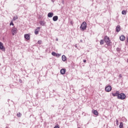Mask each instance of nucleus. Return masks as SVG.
Listing matches in <instances>:
<instances>
[{
	"label": "nucleus",
	"instance_id": "obj_11",
	"mask_svg": "<svg viewBox=\"0 0 128 128\" xmlns=\"http://www.w3.org/2000/svg\"><path fill=\"white\" fill-rule=\"evenodd\" d=\"M116 32H120V25L117 26L116 27Z\"/></svg>",
	"mask_w": 128,
	"mask_h": 128
},
{
	"label": "nucleus",
	"instance_id": "obj_12",
	"mask_svg": "<svg viewBox=\"0 0 128 128\" xmlns=\"http://www.w3.org/2000/svg\"><path fill=\"white\" fill-rule=\"evenodd\" d=\"M120 40L122 42H124L126 40V36H121L120 37Z\"/></svg>",
	"mask_w": 128,
	"mask_h": 128
},
{
	"label": "nucleus",
	"instance_id": "obj_20",
	"mask_svg": "<svg viewBox=\"0 0 128 128\" xmlns=\"http://www.w3.org/2000/svg\"><path fill=\"white\" fill-rule=\"evenodd\" d=\"M104 44V40H100V44L102 45V44Z\"/></svg>",
	"mask_w": 128,
	"mask_h": 128
},
{
	"label": "nucleus",
	"instance_id": "obj_5",
	"mask_svg": "<svg viewBox=\"0 0 128 128\" xmlns=\"http://www.w3.org/2000/svg\"><path fill=\"white\" fill-rule=\"evenodd\" d=\"M105 90L107 92H110L112 90V86H106L105 88Z\"/></svg>",
	"mask_w": 128,
	"mask_h": 128
},
{
	"label": "nucleus",
	"instance_id": "obj_30",
	"mask_svg": "<svg viewBox=\"0 0 128 128\" xmlns=\"http://www.w3.org/2000/svg\"><path fill=\"white\" fill-rule=\"evenodd\" d=\"M127 42H128V37L127 38Z\"/></svg>",
	"mask_w": 128,
	"mask_h": 128
},
{
	"label": "nucleus",
	"instance_id": "obj_16",
	"mask_svg": "<svg viewBox=\"0 0 128 128\" xmlns=\"http://www.w3.org/2000/svg\"><path fill=\"white\" fill-rule=\"evenodd\" d=\"M40 24L41 26H44V24H46V22H44V20H42L40 22Z\"/></svg>",
	"mask_w": 128,
	"mask_h": 128
},
{
	"label": "nucleus",
	"instance_id": "obj_18",
	"mask_svg": "<svg viewBox=\"0 0 128 128\" xmlns=\"http://www.w3.org/2000/svg\"><path fill=\"white\" fill-rule=\"evenodd\" d=\"M119 128H124V124L122 123V122H120V124L119 126Z\"/></svg>",
	"mask_w": 128,
	"mask_h": 128
},
{
	"label": "nucleus",
	"instance_id": "obj_31",
	"mask_svg": "<svg viewBox=\"0 0 128 128\" xmlns=\"http://www.w3.org/2000/svg\"><path fill=\"white\" fill-rule=\"evenodd\" d=\"M14 20H16V19L14 18Z\"/></svg>",
	"mask_w": 128,
	"mask_h": 128
},
{
	"label": "nucleus",
	"instance_id": "obj_14",
	"mask_svg": "<svg viewBox=\"0 0 128 128\" xmlns=\"http://www.w3.org/2000/svg\"><path fill=\"white\" fill-rule=\"evenodd\" d=\"M54 22H56L58 20V16H54L52 18Z\"/></svg>",
	"mask_w": 128,
	"mask_h": 128
},
{
	"label": "nucleus",
	"instance_id": "obj_9",
	"mask_svg": "<svg viewBox=\"0 0 128 128\" xmlns=\"http://www.w3.org/2000/svg\"><path fill=\"white\" fill-rule=\"evenodd\" d=\"M40 27H38V28H36V30L34 31L35 34H38V32H40Z\"/></svg>",
	"mask_w": 128,
	"mask_h": 128
},
{
	"label": "nucleus",
	"instance_id": "obj_6",
	"mask_svg": "<svg viewBox=\"0 0 128 128\" xmlns=\"http://www.w3.org/2000/svg\"><path fill=\"white\" fill-rule=\"evenodd\" d=\"M24 37L27 40H30V34H25Z\"/></svg>",
	"mask_w": 128,
	"mask_h": 128
},
{
	"label": "nucleus",
	"instance_id": "obj_23",
	"mask_svg": "<svg viewBox=\"0 0 128 128\" xmlns=\"http://www.w3.org/2000/svg\"><path fill=\"white\" fill-rule=\"evenodd\" d=\"M52 56H56V53L55 52H52Z\"/></svg>",
	"mask_w": 128,
	"mask_h": 128
},
{
	"label": "nucleus",
	"instance_id": "obj_10",
	"mask_svg": "<svg viewBox=\"0 0 128 128\" xmlns=\"http://www.w3.org/2000/svg\"><path fill=\"white\" fill-rule=\"evenodd\" d=\"M66 70L64 68H62L60 70V72L61 74H66Z\"/></svg>",
	"mask_w": 128,
	"mask_h": 128
},
{
	"label": "nucleus",
	"instance_id": "obj_21",
	"mask_svg": "<svg viewBox=\"0 0 128 128\" xmlns=\"http://www.w3.org/2000/svg\"><path fill=\"white\" fill-rule=\"evenodd\" d=\"M17 116H18V118H20L22 116V114H20V112H18L17 114Z\"/></svg>",
	"mask_w": 128,
	"mask_h": 128
},
{
	"label": "nucleus",
	"instance_id": "obj_24",
	"mask_svg": "<svg viewBox=\"0 0 128 128\" xmlns=\"http://www.w3.org/2000/svg\"><path fill=\"white\" fill-rule=\"evenodd\" d=\"M54 128H60V126H58V124H56Z\"/></svg>",
	"mask_w": 128,
	"mask_h": 128
},
{
	"label": "nucleus",
	"instance_id": "obj_29",
	"mask_svg": "<svg viewBox=\"0 0 128 128\" xmlns=\"http://www.w3.org/2000/svg\"><path fill=\"white\" fill-rule=\"evenodd\" d=\"M83 62H86V60H83Z\"/></svg>",
	"mask_w": 128,
	"mask_h": 128
},
{
	"label": "nucleus",
	"instance_id": "obj_2",
	"mask_svg": "<svg viewBox=\"0 0 128 128\" xmlns=\"http://www.w3.org/2000/svg\"><path fill=\"white\" fill-rule=\"evenodd\" d=\"M86 22H84L82 24H81L80 26V28L81 30H86Z\"/></svg>",
	"mask_w": 128,
	"mask_h": 128
},
{
	"label": "nucleus",
	"instance_id": "obj_3",
	"mask_svg": "<svg viewBox=\"0 0 128 128\" xmlns=\"http://www.w3.org/2000/svg\"><path fill=\"white\" fill-rule=\"evenodd\" d=\"M11 32L12 33V36L16 34V33L18 32V29L16 27H13L11 30Z\"/></svg>",
	"mask_w": 128,
	"mask_h": 128
},
{
	"label": "nucleus",
	"instance_id": "obj_19",
	"mask_svg": "<svg viewBox=\"0 0 128 128\" xmlns=\"http://www.w3.org/2000/svg\"><path fill=\"white\" fill-rule=\"evenodd\" d=\"M122 14H126V10H122Z\"/></svg>",
	"mask_w": 128,
	"mask_h": 128
},
{
	"label": "nucleus",
	"instance_id": "obj_25",
	"mask_svg": "<svg viewBox=\"0 0 128 128\" xmlns=\"http://www.w3.org/2000/svg\"><path fill=\"white\" fill-rule=\"evenodd\" d=\"M10 26H14V22H12V21L10 22Z\"/></svg>",
	"mask_w": 128,
	"mask_h": 128
},
{
	"label": "nucleus",
	"instance_id": "obj_1",
	"mask_svg": "<svg viewBox=\"0 0 128 128\" xmlns=\"http://www.w3.org/2000/svg\"><path fill=\"white\" fill-rule=\"evenodd\" d=\"M104 42L106 44H107V46H110V44H112V42H110V37L108 36H106L104 38Z\"/></svg>",
	"mask_w": 128,
	"mask_h": 128
},
{
	"label": "nucleus",
	"instance_id": "obj_28",
	"mask_svg": "<svg viewBox=\"0 0 128 128\" xmlns=\"http://www.w3.org/2000/svg\"><path fill=\"white\" fill-rule=\"evenodd\" d=\"M122 74H120L119 75V78H122Z\"/></svg>",
	"mask_w": 128,
	"mask_h": 128
},
{
	"label": "nucleus",
	"instance_id": "obj_22",
	"mask_svg": "<svg viewBox=\"0 0 128 128\" xmlns=\"http://www.w3.org/2000/svg\"><path fill=\"white\" fill-rule=\"evenodd\" d=\"M55 56H56L57 58H60V54L56 53V55Z\"/></svg>",
	"mask_w": 128,
	"mask_h": 128
},
{
	"label": "nucleus",
	"instance_id": "obj_26",
	"mask_svg": "<svg viewBox=\"0 0 128 128\" xmlns=\"http://www.w3.org/2000/svg\"><path fill=\"white\" fill-rule=\"evenodd\" d=\"M38 44H42V40H38Z\"/></svg>",
	"mask_w": 128,
	"mask_h": 128
},
{
	"label": "nucleus",
	"instance_id": "obj_4",
	"mask_svg": "<svg viewBox=\"0 0 128 128\" xmlns=\"http://www.w3.org/2000/svg\"><path fill=\"white\" fill-rule=\"evenodd\" d=\"M118 98L119 100H124L126 98V94H124L121 93L118 96Z\"/></svg>",
	"mask_w": 128,
	"mask_h": 128
},
{
	"label": "nucleus",
	"instance_id": "obj_13",
	"mask_svg": "<svg viewBox=\"0 0 128 128\" xmlns=\"http://www.w3.org/2000/svg\"><path fill=\"white\" fill-rule=\"evenodd\" d=\"M48 18H52V16H54V13H52V12H49L48 14Z\"/></svg>",
	"mask_w": 128,
	"mask_h": 128
},
{
	"label": "nucleus",
	"instance_id": "obj_32",
	"mask_svg": "<svg viewBox=\"0 0 128 128\" xmlns=\"http://www.w3.org/2000/svg\"><path fill=\"white\" fill-rule=\"evenodd\" d=\"M18 18V17H16V19H17Z\"/></svg>",
	"mask_w": 128,
	"mask_h": 128
},
{
	"label": "nucleus",
	"instance_id": "obj_27",
	"mask_svg": "<svg viewBox=\"0 0 128 128\" xmlns=\"http://www.w3.org/2000/svg\"><path fill=\"white\" fill-rule=\"evenodd\" d=\"M116 122L117 126H118V119L116 120Z\"/></svg>",
	"mask_w": 128,
	"mask_h": 128
},
{
	"label": "nucleus",
	"instance_id": "obj_7",
	"mask_svg": "<svg viewBox=\"0 0 128 128\" xmlns=\"http://www.w3.org/2000/svg\"><path fill=\"white\" fill-rule=\"evenodd\" d=\"M112 94L113 96H118V98L120 92L118 91H116V92H112Z\"/></svg>",
	"mask_w": 128,
	"mask_h": 128
},
{
	"label": "nucleus",
	"instance_id": "obj_17",
	"mask_svg": "<svg viewBox=\"0 0 128 128\" xmlns=\"http://www.w3.org/2000/svg\"><path fill=\"white\" fill-rule=\"evenodd\" d=\"M62 60H63V62H66V56L63 55L62 56Z\"/></svg>",
	"mask_w": 128,
	"mask_h": 128
},
{
	"label": "nucleus",
	"instance_id": "obj_15",
	"mask_svg": "<svg viewBox=\"0 0 128 128\" xmlns=\"http://www.w3.org/2000/svg\"><path fill=\"white\" fill-rule=\"evenodd\" d=\"M92 112L95 114V116H98V112L96 110H92Z\"/></svg>",
	"mask_w": 128,
	"mask_h": 128
},
{
	"label": "nucleus",
	"instance_id": "obj_8",
	"mask_svg": "<svg viewBox=\"0 0 128 128\" xmlns=\"http://www.w3.org/2000/svg\"><path fill=\"white\" fill-rule=\"evenodd\" d=\"M0 50H6V48H4V44H2V42H0Z\"/></svg>",
	"mask_w": 128,
	"mask_h": 128
}]
</instances>
